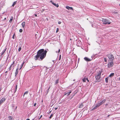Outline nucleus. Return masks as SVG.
<instances>
[{
    "label": "nucleus",
    "instance_id": "1",
    "mask_svg": "<svg viewBox=\"0 0 120 120\" xmlns=\"http://www.w3.org/2000/svg\"><path fill=\"white\" fill-rule=\"evenodd\" d=\"M47 52L46 50L44 51L43 49L39 50L37 52L36 55L34 57V59L36 60L39 57L41 60H42L46 57Z\"/></svg>",
    "mask_w": 120,
    "mask_h": 120
},
{
    "label": "nucleus",
    "instance_id": "2",
    "mask_svg": "<svg viewBox=\"0 0 120 120\" xmlns=\"http://www.w3.org/2000/svg\"><path fill=\"white\" fill-rule=\"evenodd\" d=\"M101 72L100 71L96 74L95 77L96 80V82H99L101 81Z\"/></svg>",
    "mask_w": 120,
    "mask_h": 120
},
{
    "label": "nucleus",
    "instance_id": "3",
    "mask_svg": "<svg viewBox=\"0 0 120 120\" xmlns=\"http://www.w3.org/2000/svg\"><path fill=\"white\" fill-rule=\"evenodd\" d=\"M110 60L113 61L114 58L113 55L111 53H109L107 55Z\"/></svg>",
    "mask_w": 120,
    "mask_h": 120
},
{
    "label": "nucleus",
    "instance_id": "4",
    "mask_svg": "<svg viewBox=\"0 0 120 120\" xmlns=\"http://www.w3.org/2000/svg\"><path fill=\"white\" fill-rule=\"evenodd\" d=\"M102 21L104 24H110L111 23V22H109L108 20L106 19H102Z\"/></svg>",
    "mask_w": 120,
    "mask_h": 120
},
{
    "label": "nucleus",
    "instance_id": "5",
    "mask_svg": "<svg viewBox=\"0 0 120 120\" xmlns=\"http://www.w3.org/2000/svg\"><path fill=\"white\" fill-rule=\"evenodd\" d=\"M114 64L113 61L109 62L108 64V67L109 68H111L113 66Z\"/></svg>",
    "mask_w": 120,
    "mask_h": 120
},
{
    "label": "nucleus",
    "instance_id": "6",
    "mask_svg": "<svg viewBox=\"0 0 120 120\" xmlns=\"http://www.w3.org/2000/svg\"><path fill=\"white\" fill-rule=\"evenodd\" d=\"M106 99H104L101 101H99L97 104L99 107L102 104L106 101Z\"/></svg>",
    "mask_w": 120,
    "mask_h": 120
},
{
    "label": "nucleus",
    "instance_id": "7",
    "mask_svg": "<svg viewBox=\"0 0 120 120\" xmlns=\"http://www.w3.org/2000/svg\"><path fill=\"white\" fill-rule=\"evenodd\" d=\"M84 59L85 61L87 62L90 61L92 60V59H91L86 57H84Z\"/></svg>",
    "mask_w": 120,
    "mask_h": 120
},
{
    "label": "nucleus",
    "instance_id": "8",
    "mask_svg": "<svg viewBox=\"0 0 120 120\" xmlns=\"http://www.w3.org/2000/svg\"><path fill=\"white\" fill-rule=\"evenodd\" d=\"M50 2H51L54 5L56 6V7H59V6L58 4H56L55 3L52 1H51Z\"/></svg>",
    "mask_w": 120,
    "mask_h": 120
},
{
    "label": "nucleus",
    "instance_id": "9",
    "mask_svg": "<svg viewBox=\"0 0 120 120\" xmlns=\"http://www.w3.org/2000/svg\"><path fill=\"white\" fill-rule=\"evenodd\" d=\"M19 69L18 68H17L16 69L15 72V76L16 77L17 75L18 74V72Z\"/></svg>",
    "mask_w": 120,
    "mask_h": 120
},
{
    "label": "nucleus",
    "instance_id": "10",
    "mask_svg": "<svg viewBox=\"0 0 120 120\" xmlns=\"http://www.w3.org/2000/svg\"><path fill=\"white\" fill-rule=\"evenodd\" d=\"M6 99L5 98H2L0 101H1L2 103L4 102L5 101Z\"/></svg>",
    "mask_w": 120,
    "mask_h": 120
},
{
    "label": "nucleus",
    "instance_id": "11",
    "mask_svg": "<svg viewBox=\"0 0 120 120\" xmlns=\"http://www.w3.org/2000/svg\"><path fill=\"white\" fill-rule=\"evenodd\" d=\"M25 22H22L21 25L22 26V27L24 28L25 26Z\"/></svg>",
    "mask_w": 120,
    "mask_h": 120
},
{
    "label": "nucleus",
    "instance_id": "12",
    "mask_svg": "<svg viewBox=\"0 0 120 120\" xmlns=\"http://www.w3.org/2000/svg\"><path fill=\"white\" fill-rule=\"evenodd\" d=\"M71 92L72 91H71L69 92H68L65 93L64 95H67V96H68L70 95V94L71 93Z\"/></svg>",
    "mask_w": 120,
    "mask_h": 120
},
{
    "label": "nucleus",
    "instance_id": "13",
    "mask_svg": "<svg viewBox=\"0 0 120 120\" xmlns=\"http://www.w3.org/2000/svg\"><path fill=\"white\" fill-rule=\"evenodd\" d=\"M99 107V106H98V105L97 104L93 108L92 110H95L98 107Z\"/></svg>",
    "mask_w": 120,
    "mask_h": 120
},
{
    "label": "nucleus",
    "instance_id": "14",
    "mask_svg": "<svg viewBox=\"0 0 120 120\" xmlns=\"http://www.w3.org/2000/svg\"><path fill=\"white\" fill-rule=\"evenodd\" d=\"M9 120H14L13 117L11 116H9L8 117Z\"/></svg>",
    "mask_w": 120,
    "mask_h": 120
},
{
    "label": "nucleus",
    "instance_id": "15",
    "mask_svg": "<svg viewBox=\"0 0 120 120\" xmlns=\"http://www.w3.org/2000/svg\"><path fill=\"white\" fill-rule=\"evenodd\" d=\"M6 48L4 49L2 52L1 53V56H2L5 52V51L6 50Z\"/></svg>",
    "mask_w": 120,
    "mask_h": 120
},
{
    "label": "nucleus",
    "instance_id": "16",
    "mask_svg": "<svg viewBox=\"0 0 120 120\" xmlns=\"http://www.w3.org/2000/svg\"><path fill=\"white\" fill-rule=\"evenodd\" d=\"M83 106V103H82L81 104L79 105V108H82Z\"/></svg>",
    "mask_w": 120,
    "mask_h": 120
},
{
    "label": "nucleus",
    "instance_id": "17",
    "mask_svg": "<svg viewBox=\"0 0 120 120\" xmlns=\"http://www.w3.org/2000/svg\"><path fill=\"white\" fill-rule=\"evenodd\" d=\"M86 77H85L82 79V80L84 82H86Z\"/></svg>",
    "mask_w": 120,
    "mask_h": 120
},
{
    "label": "nucleus",
    "instance_id": "18",
    "mask_svg": "<svg viewBox=\"0 0 120 120\" xmlns=\"http://www.w3.org/2000/svg\"><path fill=\"white\" fill-rule=\"evenodd\" d=\"M13 19V17L12 16L11 17V19L9 21V22H10V23L11 22L12 20Z\"/></svg>",
    "mask_w": 120,
    "mask_h": 120
},
{
    "label": "nucleus",
    "instance_id": "19",
    "mask_svg": "<svg viewBox=\"0 0 120 120\" xmlns=\"http://www.w3.org/2000/svg\"><path fill=\"white\" fill-rule=\"evenodd\" d=\"M17 2V1H15L14 2L13 4L12 5V6L13 7L16 4Z\"/></svg>",
    "mask_w": 120,
    "mask_h": 120
},
{
    "label": "nucleus",
    "instance_id": "20",
    "mask_svg": "<svg viewBox=\"0 0 120 120\" xmlns=\"http://www.w3.org/2000/svg\"><path fill=\"white\" fill-rule=\"evenodd\" d=\"M17 84L15 87V90L14 91V93H15L17 90Z\"/></svg>",
    "mask_w": 120,
    "mask_h": 120
},
{
    "label": "nucleus",
    "instance_id": "21",
    "mask_svg": "<svg viewBox=\"0 0 120 120\" xmlns=\"http://www.w3.org/2000/svg\"><path fill=\"white\" fill-rule=\"evenodd\" d=\"M108 77L107 78H106L105 79V82L106 83H107L108 82Z\"/></svg>",
    "mask_w": 120,
    "mask_h": 120
},
{
    "label": "nucleus",
    "instance_id": "22",
    "mask_svg": "<svg viewBox=\"0 0 120 120\" xmlns=\"http://www.w3.org/2000/svg\"><path fill=\"white\" fill-rule=\"evenodd\" d=\"M12 65H11L10 66L9 68L8 69V71H9L11 70V67H12Z\"/></svg>",
    "mask_w": 120,
    "mask_h": 120
},
{
    "label": "nucleus",
    "instance_id": "23",
    "mask_svg": "<svg viewBox=\"0 0 120 120\" xmlns=\"http://www.w3.org/2000/svg\"><path fill=\"white\" fill-rule=\"evenodd\" d=\"M114 74V73H111L109 75V76L110 77H111L113 76Z\"/></svg>",
    "mask_w": 120,
    "mask_h": 120
},
{
    "label": "nucleus",
    "instance_id": "24",
    "mask_svg": "<svg viewBox=\"0 0 120 120\" xmlns=\"http://www.w3.org/2000/svg\"><path fill=\"white\" fill-rule=\"evenodd\" d=\"M59 82V80L58 79L57 80H56V81L55 82V84L56 85Z\"/></svg>",
    "mask_w": 120,
    "mask_h": 120
},
{
    "label": "nucleus",
    "instance_id": "25",
    "mask_svg": "<svg viewBox=\"0 0 120 120\" xmlns=\"http://www.w3.org/2000/svg\"><path fill=\"white\" fill-rule=\"evenodd\" d=\"M28 91H26L25 92L23 95V96L24 97V96L25 94H27L28 93Z\"/></svg>",
    "mask_w": 120,
    "mask_h": 120
},
{
    "label": "nucleus",
    "instance_id": "26",
    "mask_svg": "<svg viewBox=\"0 0 120 120\" xmlns=\"http://www.w3.org/2000/svg\"><path fill=\"white\" fill-rule=\"evenodd\" d=\"M50 87H51L50 86H49V87L48 89H47V94H48V93L49 92V90L50 88Z\"/></svg>",
    "mask_w": 120,
    "mask_h": 120
},
{
    "label": "nucleus",
    "instance_id": "27",
    "mask_svg": "<svg viewBox=\"0 0 120 120\" xmlns=\"http://www.w3.org/2000/svg\"><path fill=\"white\" fill-rule=\"evenodd\" d=\"M66 8L67 9H68V10L70 9V7L69 6H66Z\"/></svg>",
    "mask_w": 120,
    "mask_h": 120
},
{
    "label": "nucleus",
    "instance_id": "28",
    "mask_svg": "<svg viewBox=\"0 0 120 120\" xmlns=\"http://www.w3.org/2000/svg\"><path fill=\"white\" fill-rule=\"evenodd\" d=\"M15 34L14 33L13 35V36H12V38L13 39H14L15 38Z\"/></svg>",
    "mask_w": 120,
    "mask_h": 120
},
{
    "label": "nucleus",
    "instance_id": "29",
    "mask_svg": "<svg viewBox=\"0 0 120 120\" xmlns=\"http://www.w3.org/2000/svg\"><path fill=\"white\" fill-rule=\"evenodd\" d=\"M19 32H22V30L21 29H20L19 30Z\"/></svg>",
    "mask_w": 120,
    "mask_h": 120
},
{
    "label": "nucleus",
    "instance_id": "30",
    "mask_svg": "<svg viewBox=\"0 0 120 120\" xmlns=\"http://www.w3.org/2000/svg\"><path fill=\"white\" fill-rule=\"evenodd\" d=\"M21 49V47H20L18 49V51L19 52Z\"/></svg>",
    "mask_w": 120,
    "mask_h": 120
},
{
    "label": "nucleus",
    "instance_id": "31",
    "mask_svg": "<svg viewBox=\"0 0 120 120\" xmlns=\"http://www.w3.org/2000/svg\"><path fill=\"white\" fill-rule=\"evenodd\" d=\"M53 114H52L50 116V117H49V118L50 119H51V118L52 117V116H53Z\"/></svg>",
    "mask_w": 120,
    "mask_h": 120
},
{
    "label": "nucleus",
    "instance_id": "32",
    "mask_svg": "<svg viewBox=\"0 0 120 120\" xmlns=\"http://www.w3.org/2000/svg\"><path fill=\"white\" fill-rule=\"evenodd\" d=\"M104 61L105 62H107V59L106 58H105L104 59Z\"/></svg>",
    "mask_w": 120,
    "mask_h": 120
},
{
    "label": "nucleus",
    "instance_id": "33",
    "mask_svg": "<svg viewBox=\"0 0 120 120\" xmlns=\"http://www.w3.org/2000/svg\"><path fill=\"white\" fill-rule=\"evenodd\" d=\"M59 31V29L58 28H57L56 30V33H57Z\"/></svg>",
    "mask_w": 120,
    "mask_h": 120
},
{
    "label": "nucleus",
    "instance_id": "34",
    "mask_svg": "<svg viewBox=\"0 0 120 120\" xmlns=\"http://www.w3.org/2000/svg\"><path fill=\"white\" fill-rule=\"evenodd\" d=\"M24 63V62H23V64H22V65H21V67L20 68L19 70H20V69H21V68H22V66H23V65Z\"/></svg>",
    "mask_w": 120,
    "mask_h": 120
},
{
    "label": "nucleus",
    "instance_id": "35",
    "mask_svg": "<svg viewBox=\"0 0 120 120\" xmlns=\"http://www.w3.org/2000/svg\"><path fill=\"white\" fill-rule=\"evenodd\" d=\"M61 55H60L59 56V60H60L61 59Z\"/></svg>",
    "mask_w": 120,
    "mask_h": 120
},
{
    "label": "nucleus",
    "instance_id": "36",
    "mask_svg": "<svg viewBox=\"0 0 120 120\" xmlns=\"http://www.w3.org/2000/svg\"><path fill=\"white\" fill-rule=\"evenodd\" d=\"M86 80H87L88 82H89V80H88V78L86 77Z\"/></svg>",
    "mask_w": 120,
    "mask_h": 120
},
{
    "label": "nucleus",
    "instance_id": "37",
    "mask_svg": "<svg viewBox=\"0 0 120 120\" xmlns=\"http://www.w3.org/2000/svg\"><path fill=\"white\" fill-rule=\"evenodd\" d=\"M71 9L72 10H73V9L72 7H70V9Z\"/></svg>",
    "mask_w": 120,
    "mask_h": 120
},
{
    "label": "nucleus",
    "instance_id": "38",
    "mask_svg": "<svg viewBox=\"0 0 120 120\" xmlns=\"http://www.w3.org/2000/svg\"><path fill=\"white\" fill-rule=\"evenodd\" d=\"M36 103H35L34 104V106H36Z\"/></svg>",
    "mask_w": 120,
    "mask_h": 120
},
{
    "label": "nucleus",
    "instance_id": "39",
    "mask_svg": "<svg viewBox=\"0 0 120 120\" xmlns=\"http://www.w3.org/2000/svg\"><path fill=\"white\" fill-rule=\"evenodd\" d=\"M54 109L55 110H56L58 108L57 107L55 108Z\"/></svg>",
    "mask_w": 120,
    "mask_h": 120
},
{
    "label": "nucleus",
    "instance_id": "40",
    "mask_svg": "<svg viewBox=\"0 0 120 120\" xmlns=\"http://www.w3.org/2000/svg\"><path fill=\"white\" fill-rule=\"evenodd\" d=\"M14 62H15L14 61L13 62V63L12 64H11V65H13V64H14Z\"/></svg>",
    "mask_w": 120,
    "mask_h": 120
},
{
    "label": "nucleus",
    "instance_id": "41",
    "mask_svg": "<svg viewBox=\"0 0 120 120\" xmlns=\"http://www.w3.org/2000/svg\"><path fill=\"white\" fill-rule=\"evenodd\" d=\"M58 24H61V22H60V21H59V22H58Z\"/></svg>",
    "mask_w": 120,
    "mask_h": 120
},
{
    "label": "nucleus",
    "instance_id": "42",
    "mask_svg": "<svg viewBox=\"0 0 120 120\" xmlns=\"http://www.w3.org/2000/svg\"><path fill=\"white\" fill-rule=\"evenodd\" d=\"M42 116V115H41L40 116V118L39 119V120Z\"/></svg>",
    "mask_w": 120,
    "mask_h": 120
},
{
    "label": "nucleus",
    "instance_id": "43",
    "mask_svg": "<svg viewBox=\"0 0 120 120\" xmlns=\"http://www.w3.org/2000/svg\"><path fill=\"white\" fill-rule=\"evenodd\" d=\"M60 49H59L58 51V53L60 52Z\"/></svg>",
    "mask_w": 120,
    "mask_h": 120
},
{
    "label": "nucleus",
    "instance_id": "44",
    "mask_svg": "<svg viewBox=\"0 0 120 120\" xmlns=\"http://www.w3.org/2000/svg\"><path fill=\"white\" fill-rule=\"evenodd\" d=\"M51 111H50V112H49V113H48V114H50V113H51Z\"/></svg>",
    "mask_w": 120,
    "mask_h": 120
},
{
    "label": "nucleus",
    "instance_id": "45",
    "mask_svg": "<svg viewBox=\"0 0 120 120\" xmlns=\"http://www.w3.org/2000/svg\"><path fill=\"white\" fill-rule=\"evenodd\" d=\"M35 17H37V14H35Z\"/></svg>",
    "mask_w": 120,
    "mask_h": 120
},
{
    "label": "nucleus",
    "instance_id": "46",
    "mask_svg": "<svg viewBox=\"0 0 120 120\" xmlns=\"http://www.w3.org/2000/svg\"><path fill=\"white\" fill-rule=\"evenodd\" d=\"M2 103L1 101H0V104H1Z\"/></svg>",
    "mask_w": 120,
    "mask_h": 120
},
{
    "label": "nucleus",
    "instance_id": "47",
    "mask_svg": "<svg viewBox=\"0 0 120 120\" xmlns=\"http://www.w3.org/2000/svg\"><path fill=\"white\" fill-rule=\"evenodd\" d=\"M118 80L120 81V77L118 79Z\"/></svg>",
    "mask_w": 120,
    "mask_h": 120
},
{
    "label": "nucleus",
    "instance_id": "48",
    "mask_svg": "<svg viewBox=\"0 0 120 120\" xmlns=\"http://www.w3.org/2000/svg\"><path fill=\"white\" fill-rule=\"evenodd\" d=\"M26 120H30L29 119H26Z\"/></svg>",
    "mask_w": 120,
    "mask_h": 120
},
{
    "label": "nucleus",
    "instance_id": "49",
    "mask_svg": "<svg viewBox=\"0 0 120 120\" xmlns=\"http://www.w3.org/2000/svg\"><path fill=\"white\" fill-rule=\"evenodd\" d=\"M110 116V115H108V117H109V116Z\"/></svg>",
    "mask_w": 120,
    "mask_h": 120
},
{
    "label": "nucleus",
    "instance_id": "50",
    "mask_svg": "<svg viewBox=\"0 0 120 120\" xmlns=\"http://www.w3.org/2000/svg\"><path fill=\"white\" fill-rule=\"evenodd\" d=\"M108 105V104H106V105Z\"/></svg>",
    "mask_w": 120,
    "mask_h": 120
},
{
    "label": "nucleus",
    "instance_id": "51",
    "mask_svg": "<svg viewBox=\"0 0 120 120\" xmlns=\"http://www.w3.org/2000/svg\"><path fill=\"white\" fill-rule=\"evenodd\" d=\"M119 5L120 6V4H119Z\"/></svg>",
    "mask_w": 120,
    "mask_h": 120
},
{
    "label": "nucleus",
    "instance_id": "52",
    "mask_svg": "<svg viewBox=\"0 0 120 120\" xmlns=\"http://www.w3.org/2000/svg\"><path fill=\"white\" fill-rule=\"evenodd\" d=\"M56 53H57V51H56Z\"/></svg>",
    "mask_w": 120,
    "mask_h": 120
},
{
    "label": "nucleus",
    "instance_id": "53",
    "mask_svg": "<svg viewBox=\"0 0 120 120\" xmlns=\"http://www.w3.org/2000/svg\"><path fill=\"white\" fill-rule=\"evenodd\" d=\"M7 71H6V73L7 72Z\"/></svg>",
    "mask_w": 120,
    "mask_h": 120
}]
</instances>
